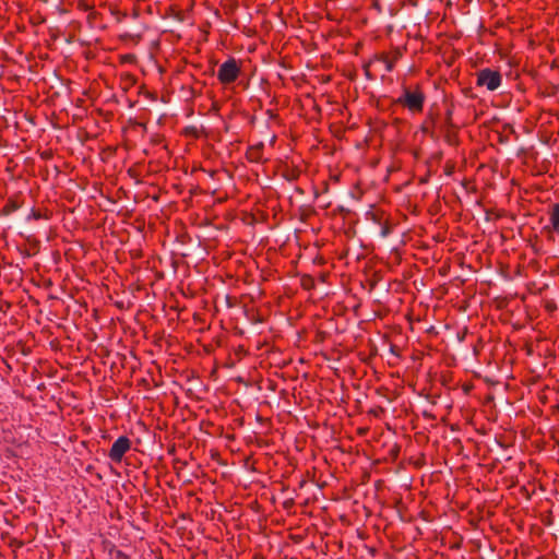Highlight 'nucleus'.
Listing matches in <instances>:
<instances>
[{"instance_id":"2","label":"nucleus","mask_w":559,"mask_h":559,"mask_svg":"<svg viewBox=\"0 0 559 559\" xmlns=\"http://www.w3.org/2000/svg\"><path fill=\"white\" fill-rule=\"evenodd\" d=\"M240 74V68L234 58L228 59L221 64L217 79L223 84L234 83Z\"/></svg>"},{"instance_id":"5","label":"nucleus","mask_w":559,"mask_h":559,"mask_svg":"<svg viewBox=\"0 0 559 559\" xmlns=\"http://www.w3.org/2000/svg\"><path fill=\"white\" fill-rule=\"evenodd\" d=\"M548 224L545 225L544 230L548 234L559 235V203H554L549 206Z\"/></svg>"},{"instance_id":"1","label":"nucleus","mask_w":559,"mask_h":559,"mask_svg":"<svg viewBox=\"0 0 559 559\" xmlns=\"http://www.w3.org/2000/svg\"><path fill=\"white\" fill-rule=\"evenodd\" d=\"M396 102L413 112H420L424 107L425 95L418 87L414 91L404 88L403 94Z\"/></svg>"},{"instance_id":"6","label":"nucleus","mask_w":559,"mask_h":559,"mask_svg":"<svg viewBox=\"0 0 559 559\" xmlns=\"http://www.w3.org/2000/svg\"><path fill=\"white\" fill-rule=\"evenodd\" d=\"M379 61L383 63L386 72H391L394 68L393 61L389 60L386 57L379 58Z\"/></svg>"},{"instance_id":"4","label":"nucleus","mask_w":559,"mask_h":559,"mask_svg":"<svg viewBox=\"0 0 559 559\" xmlns=\"http://www.w3.org/2000/svg\"><path fill=\"white\" fill-rule=\"evenodd\" d=\"M131 442L129 438L121 436L119 437L111 445L109 450V459L112 462H120L123 457V455L130 450Z\"/></svg>"},{"instance_id":"7","label":"nucleus","mask_w":559,"mask_h":559,"mask_svg":"<svg viewBox=\"0 0 559 559\" xmlns=\"http://www.w3.org/2000/svg\"><path fill=\"white\" fill-rule=\"evenodd\" d=\"M258 151H259L258 148H255V150H252V151H251L250 155H251V158H252V159H253V158H254V159H258Z\"/></svg>"},{"instance_id":"3","label":"nucleus","mask_w":559,"mask_h":559,"mask_svg":"<svg viewBox=\"0 0 559 559\" xmlns=\"http://www.w3.org/2000/svg\"><path fill=\"white\" fill-rule=\"evenodd\" d=\"M501 81V74L490 69H483L477 74V85L485 86L488 91H496Z\"/></svg>"}]
</instances>
